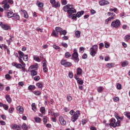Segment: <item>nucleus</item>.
<instances>
[{
  "instance_id": "nucleus-39",
  "label": "nucleus",
  "mask_w": 130,
  "mask_h": 130,
  "mask_svg": "<svg viewBox=\"0 0 130 130\" xmlns=\"http://www.w3.org/2000/svg\"><path fill=\"white\" fill-rule=\"evenodd\" d=\"M124 115H125V116H126V117H127L128 119L130 120V113L128 112H125L124 113Z\"/></svg>"
},
{
  "instance_id": "nucleus-12",
  "label": "nucleus",
  "mask_w": 130,
  "mask_h": 130,
  "mask_svg": "<svg viewBox=\"0 0 130 130\" xmlns=\"http://www.w3.org/2000/svg\"><path fill=\"white\" fill-rule=\"evenodd\" d=\"M6 14L7 15L8 18H13V16H14V12L10 10H8L6 11Z\"/></svg>"
},
{
  "instance_id": "nucleus-41",
  "label": "nucleus",
  "mask_w": 130,
  "mask_h": 130,
  "mask_svg": "<svg viewBox=\"0 0 130 130\" xmlns=\"http://www.w3.org/2000/svg\"><path fill=\"white\" fill-rule=\"evenodd\" d=\"M71 18H72L73 20H74L75 21H77L78 19V16H77L76 14H71Z\"/></svg>"
},
{
  "instance_id": "nucleus-7",
  "label": "nucleus",
  "mask_w": 130,
  "mask_h": 130,
  "mask_svg": "<svg viewBox=\"0 0 130 130\" xmlns=\"http://www.w3.org/2000/svg\"><path fill=\"white\" fill-rule=\"evenodd\" d=\"M83 75V70L81 69V68H78L76 69V74L74 75L75 79H78L80 78V76Z\"/></svg>"
},
{
  "instance_id": "nucleus-61",
  "label": "nucleus",
  "mask_w": 130,
  "mask_h": 130,
  "mask_svg": "<svg viewBox=\"0 0 130 130\" xmlns=\"http://www.w3.org/2000/svg\"><path fill=\"white\" fill-rule=\"evenodd\" d=\"M99 49H102V47H104V44L103 43H101L99 44Z\"/></svg>"
},
{
  "instance_id": "nucleus-30",
  "label": "nucleus",
  "mask_w": 130,
  "mask_h": 130,
  "mask_svg": "<svg viewBox=\"0 0 130 130\" xmlns=\"http://www.w3.org/2000/svg\"><path fill=\"white\" fill-rule=\"evenodd\" d=\"M22 12L24 14V18H25V19H28V18H29V15H28V13L27 12V11L25 10H22Z\"/></svg>"
},
{
  "instance_id": "nucleus-43",
  "label": "nucleus",
  "mask_w": 130,
  "mask_h": 130,
  "mask_svg": "<svg viewBox=\"0 0 130 130\" xmlns=\"http://www.w3.org/2000/svg\"><path fill=\"white\" fill-rule=\"evenodd\" d=\"M87 122H88V119H83L82 120L81 123L83 125H85V124H86V123H87Z\"/></svg>"
},
{
  "instance_id": "nucleus-18",
  "label": "nucleus",
  "mask_w": 130,
  "mask_h": 130,
  "mask_svg": "<svg viewBox=\"0 0 130 130\" xmlns=\"http://www.w3.org/2000/svg\"><path fill=\"white\" fill-rule=\"evenodd\" d=\"M13 20L14 21H18L20 20V16L18 14V13H14L13 16Z\"/></svg>"
},
{
  "instance_id": "nucleus-4",
  "label": "nucleus",
  "mask_w": 130,
  "mask_h": 130,
  "mask_svg": "<svg viewBox=\"0 0 130 130\" xmlns=\"http://www.w3.org/2000/svg\"><path fill=\"white\" fill-rule=\"evenodd\" d=\"M121 23L120 20L119 19H116L113 21L111 24L112 28H115V29H118L120 27Z\"/></svg>"
},
{
  "instance_id": "nucleus-6",
  "label": "nucleus",
  "mask_w": 130,
  "mask_h": 130,
  "mask_svg": "<svg viewBox=\"0 0 130 130\" xmlns=\"http://www.w3.org/2000/svg\"><path fill=\"white\" fill-rule=\"evenodd\" d=\"M50 3L52 5V8H60V2H56V0H50Z\"/></svg>"
},
{
  "instance_id": "nucleus-48",
  "label": "nucleus",
  "mask_w": 130,
  "mask_h": 130,
  "mask_svg": "<svg viewBox=\"0 0 130 130\" xmlns=\"http://www.w3.org/2000/svg\"><path fill=\"white\" fill-rule=\"evenodd\" d=\"M34 94H35V95H36L37 96H39V95H41V92L38 91H33Z\"/></svg>"
},
{
  "instance_id": "nucleus-3",
  "label": "nucleus",
  "mask_w": 130,
  "mask_h": 130,
  "mask_svg": "<svg viewBox=\"0 0 130 130\" xmlns=\"http://www.w3.org/2000/svg\"><path fill=\"white\" fill-rule=\"evenodd\" d=\"M90 54L94 57L95 55L97 54V51H98V45H94L91 48H90Z\"/></svg>"
},
{
  "instance_id": "nucleus-35",
  "label": "nucleus",
  "mask_w": 130,
  "mask_h": 130,
  "mask_svg": "<svg viewBox=\"0 0 130 130\" xmlns=\"http://www.w3.org/2000/svg\"><path fill=\"white\" fill-rule=\"evenodd\" d=\"M36 89V87L35 85H30L28 87V90H35Z\"/></svg>"
},
{
  "instance_id": "nucleus-55",
  "label": "nucleus",
  "mask_w": 130,
  "mask_h": 130,
  "mask_svg": "<svg viewBox=\"0 0 130 130\" xmlns=\"http://www.w3.org/2000/svg\"><path fill=\"white\" fill-rule=\"evenodd\" d=\"M70 114L72 116H73V115H75L76 114V112H75V111H74V110H72L70 111Z\"/></svg>"
},
{
  "instance_id": "nucleus-49",
  "label": "nucleus",
  "mask_w": 130,
  "mask_h": 130,
  "mask_svg": "<svg viewBox=\"0 0 130 130\" xmlns=\"http://www.w3.org/2000/svg\"><path fill=\"white\" fill-rule=\"evenodd\" d=\"M108 16L109 17H110V16H112V17H115L116 16L114 13H111V12H108Z\"/></svg>"
},
{
  "instance_id": "nucleus-29",
  "label": "nucleus",
  "mask_w": 130,
  "mask_h": 130,
  "mask_svg": "<svg viewBox=\"0 0 130 130\" xmlns=\"http://www.w3.org/2000/svg\"><path fill=\"white\" fill-rule=\"evenodd\" d=\"M76 38H80L81 37V31L77 30L75 32Z\"/></svg>"
},
{
  "instance_id": "nucleus-56",
  "label": "nucleus",
  "mask_w": 130,
  "mask_h": 130,
  "mask_svg": "<svg viewBox=\"0 0 130 130\" xmlns=\"http://www.w3.org/2000/svg\"><path fill=\"white\" fill-rule=\"evenodd\" d=\"M46 62H47V61H46V60H43V61H42L43 68L45 67H46V66H47V64H46Z\"/></svg>"
},
{
  "instance_id": "nucleus-53",
  "label": "nucleus",
  "mask_w": 130,
  "mask_h": 130,
  "mask_svg": "<svg viewBox=\"0 0 130 130\" xmlns=\"http://www.w3.org/2000/svg\"><path fill=\"white\" fill-rule=\"evenodd\" d=\"M23 60L27 61L28 60V55H24L23 57Z\"/></svg>"
},
{
  "instance_id": "nucleus-45",
  "label": "nucleus",
  "mask_w": 130,
  "mask_h": 130,
  "mask_svg": "<svg viewBox=\"0 0 130 130\" xmlns=\"http://www.w3.org/2000/svg\"><path fill=\"white\" fill-rule=\"evenodd\" d=\"M47 116H44L43 117V122L44 124H46V123H47Z\"/></svg>"
},
{
  "instance_id": "nucleus-38",
  "label": "nucleus",
  "mask_w": 130,
  "mask_h": 130,
  "mask_svg": "<svg viewBox=\"0 0 130 130\" xmlns=\"http://www.w3.org/2000/svg\"><path fill=\"white\" fill-rule=\"evenodd\" d=\"M15 111V108H14L13 107H10L9 109H8V112L9 113L12 114L14 113V111Z\"/></svg>"
},
{
  "instance_id": "nucleus-19",
  "label": "nucleus",
  "mask_w": 130,
  "mask_h": 130,
  "mask_svg": "<svg viewBox=\"0 0 130 130\" xmlns=\"http://www.w3.org/2000/svg\"><path fill=\"white\" fill-rule=\"evenodd\" d=\"M114 17H113V16H111L109 17L108 18L106 19L105 20V24H106V25H108V24L109 23V22L112 21V20H114Z\"/></svg>"
},
{
  "instance_id": "nucleus-59",
  "label": "nucleus",
  "mask_w": 130,
  "mask_h": 130,
  "mask_svg": "<svg viewBox=\"0 0 130 130\" xmlns=\"http://www.w3.org/2000/svg\"><path fill=\"white\" fill-rule=\"evenodd\" d=\"M36 30L38 31V32H41V33H42V32H43V29L40 28L39 27H37Z\"/></svg>"
},
{
  "instance_id": "nucleus-10",
  "label": "nucleus",
  "mask_w": 130,
  "mask_h": 130,
  "mask_svg": "<svg viewBox=\"0 0 130 130\" xmlns=\"http://www.w3.org/2000/svg\"><path fill=\"white\" fill-rule=\"evenodd\" d=\"M0 26L1 28H2L3 30H5V31H8L9 30H11V26L8 24H4L3 22H0Z\"/></svg>"
},
{
  "instance_id": "nucleus-60",
  "label": "nucleus",
  "mask_w": 130,
  "mask_h": 130,
  "mask_svg": "<svg viewBox=\"0 0 130 130\" xmlns=\"http://www.w3.org/2000/svg\"><path fill=\"white\" fill-rule=\"evenodd\" d=\"M61 3L63 6H66V5L68 4V2H67V0H61Z\"/></svg>"
},
{
  "instance_id": "nucleus-16",
  "label": "nucleus",
  "mask_w": 130,
  "mask_h": 130,
  "mask_svg": "<svg viewBox=\"0 0 130 130\" xmlns=\"http://www.w3.org/2000/svg\"><path fill=\"white\" fill-rule=\"evenodd\" d=\"M28 72H30L32 79H33L35 76H37V72L35 71V70H28Z\"/></svg>"
},
{
  "instance_id": "nucleus-24",
  "label": "nucleus",
  "mask_w": 130,
  "mask_h": 130,
  "mask_svg": "<svg viewBox=\"0 0 130 130\" xmlns=\"http://www.w3.org/2000/svg\"><path fill=\"white\" fill-rule=\"evenodd\" d=\"M36 86L38 87L39 89H41L42 90V87H43V83L42 82H38L36 83Z\"/></svg>"
},
{
  "instance_id": "nucleus-2",
  "label": "nucleus",
  "mask_w": 130,
  "mask_h": 130,
  "mask_svg": "<svg viewBox=\"0 0 130 130\" xmlns=\"http://www.w3.org/2000/svg\"><path fill=\"white\" fill-rule=\"evenodd\" d=\"M109 125L110 126H112V127H117V126H120V120H117L116 122V120L115 119L111 118L109 120Z\"/></svg>"
},
{
  "instance_id": "nucleus-33",
  "label": "nucleus",
  "mask_w": 130,
  "mask_h": 130,
  "mask_svg": "<svg viewBox=\"0 0 130 130\" xmlns=\"http://www.w3.org/2000/svg\"><path fill=\"white\" fill-rule=\"evenodd\" d=\"M107 68H109L110 69H111L112 68H113L114 67V63H108L106 65Z\"/></svg>"
},
{
  "instance_id": "nucleus-57",
  "label": "nucleus",
  "mask_w": 130,
  "mask_h": 130,
  "mask_svg": "<svg viewBox=\"0 0 130 130\" xmlns=\"http://www.w3.org/2000/svg\"><path fill=\"white\" fill-rule=\"evenodd\" d=\"M117 89L118 90H121V84L120 83H117Z\"/></svg>"
},
{
  "instance_id": "nucleus-11",
  "label": "nucleus",
  "mask_w": 130,
  "mask_h": 130,
  "mask_svg": "<svg viewBox=\"0 0 130 130\" xmlns=\"http://www.w3.org/2000/svg\"><path fill=\"white\" fill-rule=\"evenodd\" d=\"M1 5H3V6H2L3 9H4L5 11H7L10 9V5L8 4V2H7V0H4L2 1L1 3Z\"/></svg>"
},
{
  "instance_id": "nucleus-9",
  "label": "nucleus",
  "mask_w": 130,
  "mask_h": 130,
  "mask_svg": "<svg viewBox=\"0 0 130 130\" xmlns=\"http://www.w3.org/2000/svg\"><path fill=\"white\" fill-rule=\"evenodd\" d=\"M61 66H64L65 68H69V67H72V63L70 62H68L66 59H62L61 60Z\"/></svg>"
},
{
  "instance_id": "nucleus-23",
  "label": "nucleus",
  "mask_w": 130,
  "mask_h": 130,
  "mask_svg": "<svg viewBox=\"0 0 130 130\" xmlns=\"http://www.w3.org/2000/svg\"><path fill=\"white\" fill-rule=\"evenodd\" d=\"M84 13H85V11H81L80 12H78L76 15L77 18H80V17H82V15H84Z\"/></svg>"
},
{
  "instance_id": "nucleus-64",
  "label": "nucleus",
  "mask_w": 130,
  "mask_h": 130,
  "mask_svg": "<svg viewBox=\"0 0 130 130\" xmlns=\"http://www.w3.org/2000/svg\"><path fill=\"white\" fill-rule=\"evenodd\" d=\"M53 116H54V117L56 118V117H57V116H59V113H53Z\"/></svg>"
},
{
  "instance_id": "nucleus-34",
  "label": "nucleus",
  "mask_w": 130,
  "mask_h": 130,
  "mask_svg": "<svg viewBox=\"0 0 130 130\" xmlns=\"http://www.w3.org/2000/svg\"><path fill=\"white\" fill-rule=\"evenodd\" d=\"M77 81V83L79 84V85H83V83H84V81L83 80H81V79L80 77H78V79H75Z\"/></svg>"
},
{
  "instance_id": "nucleus-21",
  "label": "nucleus",
  "mask_w": 130,
  "mask_h": 130,
  "mask_svg": "<svg viewBox=\"0 0 130 130\" xmlns=\"http://www.w3.org/2000/svg\"><path fill=\"white\" fill-rule=\"evenodd\" d=\"M99 5L101 6H106V5H109V2L107 1H101L99 2Z\"/></svg>"
},
{
  "instance_id": "nucleus-27",
  "label": "nucleus",
  "mask_w": 130,
  "mask_h": 130,
  "mask_svg": "<svg viewBox=\"0 0 130 130\" xmlns=\"http://www.w3.org/2000/svg\"><path fill=\"white\" fill-rule=\"evenodd\" d=\"M40 111L42 113V114H45V112L46 111V110H45V107H41L40 108Z\"/></svg>"
},
{
  "instance_id": "nucleus-54",
  "label": "nucleus",
  "mask_w": 130,
  "mask_h": 130,
  "mask_svg": "<svg viewBox=\"0 0 130 130\" xmlns=\"http://www.w3.org/2000/svg\"><path fill=\"white\" fill-rule=\"evenodd\" d=\"M68 76H69V78H70V79H73V78L74 77V75L73 74V72H69Z\"/></svg>"
},
{
  "instance_id": "nucleus-17",
  "label": "nucleus",
  "mask_w": 130,
  "mask_h": 130,
  "mask_svg": "<svg viewBox=\"0 0 130 130\" xmlns=\"http://www.w3.org/2000/svg\"><path fill=\"white\" fill-rule=\"evenodd\" d=\"M16 110H17L18 111H19V113L20 114H23V113H24V108H23V107L21 106H18L16 108Z\"/></svg>"
},
{
  "instance_id": "nucleus-50",
  "label": "nucleus",
  "mask_w": 130,
  "mask_h": 130,
  "mask_svg": "<svg viewBox=\"0 0 130 130\" xmlns=\"http://www.w3.org/2000/svg\"><path fill=\"white\" fill-rule=\"evenodd\" d=\"M35 120L36 122H39V123H40V122H41V118H40L39 117L35 118Z\"/></svg>"
},
{
  "instance_id": "nucleus-15",
  "label": "nucleus",
  "mask_w": 130,
  "mask_h": 130,
  "mask_svg": "<svg viewBox=\"0 0 130 130\" xmlns=\"http://www.w3.org/2000/svg\"><path fill=\"white\" fill-rule=\"evenodd\" d=\"M12 66H13V67H15L16 69H21L22 68V64L18 63L16 62H13L12 63Z\"/></svg>"
},
{
  "instance_id": "nucleus-25",
  "label": "nucleus",
  "mask_w": 130,
  "mask_h": 130,
  "mask_svg": "<svg viewBox=\"0 0 130 130\" xmlns=\"http://www.w3.org/2000/svg\"><path fill=\"white\" fill-rule=\"evenodd\" d=\"M34 60L36 61H38V62H40V61H41V59H40V58H39V56L37 55L34 56Z\"/></svg>"
},
{
  "instance_id": "nucleus-36",
  "label": "nucleus",
  "mask_w": 130,
  "mask_h": 130,
  "mask_svg": "<svg viewBox=\"0 0 130 130\" xmlns=\"http://www.w3.org/2000/svg\"><path fill=\"white\" fill-rule=\"evenodd\" d=\"M18 52L20 58H22L25 55V54L22 51H19Z\"/></svg>"
},
{
  "instance_id": "nucleus-37",
  "label": "nucleus",
  "mask_w": 130,
  "mask_h": 130,
  "mask_svg": "<svg viewBox=\"0 0 130 130\" xmlns=\"http://www.w3.org/2000/svg\"><path fill=\"white\" fill-rule=\"evenodd\" d=\"M55 31H56L58 33H59V32L62 31V28L60 27H57L55 28Z\"/></svg>"
},
{
  "instance_id": "nucleus-28",
  "label": "nucleus",
  "mask_w": 130,
  "mask_h": 130,
  "mask_svg": "<svg viewBox=\"0 0 130 130\" xmlns=\"http://www.w3.org/2000/svg\"><path fill=\"white\" fill-rule=\"evenodd\" d=\"M21 128L23 130H28V125L25 123H23Z\"/></svg>"
},
{
  "instance_id": "nucleus-63",
  "label": "nucleus",
  "mask_w": 130,
  "mask_h": 130,
  "mask_svg": "<svg viewBox=\"0 0 130 130\" xmlns=\"http://www.w3.org/2000/svg\"><path fill=\"white\" fill-rule=\"evenodd\" d=\"M130 40V36L129 35H126L125 37V41H127Z\"/></svg>"
},
{
  "instance_id": "nucleus-1",
  "label": "nucleus",
  "mask_w": 130,
  "mask_h": 130,
  "mask_svg": "<svg viewBox=\"0 0 130 130\" xmlns=\"http://www.w3.org/2000/svg\"><path fill=\"white\" fill-rule=\"evenodd\" d=\"M63 10L64 12H67L68 13V15H67V17L68 18H71L73 14L77 13V10L75 9L74 5L68 4L63 7Z\"/></svg>"
},
{
  "instance_id": "nucleus-62",
  "label": "nucleus",
  "mask_w": 130,
  "mask_h": 130,
  "mask_svg": "<svg viewBox=\"0 0 130 130\" xmlns=\"http://www.w3.org/2000/svg\"><path fill=\"white\" fill-rule=\"evenodd\" d=\"M5 78L7 80H10L11 79V75H10V74H6L5 75Z\"/></svg>"
},
{
  "instance_id": "nucleus-51",
  "label": "nucleus",
  "mask_w": 130,
  "mask_h": 130,
  "mask_svg": "<svg viewBox=\"0 0 130 130\" xmlns=\"http://www.w3.org/2000/svg\"><path fill=\"white\" fill-rule=\"evenodd\" d=\"M114 116L118 120V118H119V115L118 114V113L116 112L114 113Z\"/></svg>"
},
{
  "instance_id": "nucleus-44",
  "label": "nucleus",
  "mask_w": 130,
  "mask_h": 130,
  "mask_svg": "<svg viewBox=\"0 0 130 130\" xmlns=\"http://www.w3.org/2000/svg\"><path fill=\"white\" fill-rule=\"evenodd\" d=\"M33 79L36 82H38V81L40 80V76H36L35 77L33 78Z\"/></svg>"
},
{
  "instance_id": "nucleus-26",
  "label": "nucleus",
  "mask_w": 130,
  "mask_h": 130,
  "mask_svg": "<svg viewBox=\"0 0 130 130\" xmlns=\"http://www.w3.org/2000/svg\"><path fill=\"white\" fill-rule=\"evenodd\" d=\"M52 35L56 38H57V37H58V32L56 30H53Z\"/></svg>"
},
{
  "instance_id": "nucleus-52",
  "label": "nucleus",
  "mask_w": 130,
  "mask_h": 130,
  "mask_svg": "<svg viewBox=\"0 0 130 130\" xmlns=\"http://www.w3.org/2000/svg\"><path fill=\"white\" fill-rule=\"evenodd\" d=\"M4 89H5V85H4L2 83H0V91H3Z\"/></svg>"
},
{
  "instance_id": "nucleus-31",
  "label": "nucleus",
  "mask_w": 130,
  "mask_h": 130,
  "mask_svg": "<svg viewBox=\"0 0 130 130\" xmlns=\"http://www.w3.org/2000/svg\"><path fill=\"white\" fill-rule=\"evenodd\" d=\"M31 107L33 111H34L35 112H36V110H37V109L36 108V104H35V103H32L31 104Z\"/></svg>"
},
{
  "instance_id": "nucleus-40",
  "label": "nucleus",
  "mask_w": 130,
  "mask_h": 130,
  "mask_svg": "<svg viewBox=\"0 0 130 130\" xmlns=\"http://www.w3.org/2000/svg\"><path fill=\"white\" fill-rule=\"evenodd\" d=\"M121 66L123 67H126V66H128V62L127 61H124L121 63Z\"/></svg>"
},
{
  "instance_id": "nucleus-46",
  "label": "nucleus",
  "mask_w": 130,
  "mask_h": 130,
  "mask_svg": "<svg viewBox=\"0 0 130 130\" xmlns=\"http://www.w3.org/2000/svg\"><path fill=\"white\" fill-rule=\"evenodd\" d=\"M3 107L5 110H9V106L8 105L4 104Z\"/></svg>"
},
{
  "instance_id": "nucleus-58",
  "label": "nucleus",
  "mask_w": 130,
  "mask_h": 130,
  "mask_svg": "<svg viewBox=\"0 0 130 130\" xmlns=\"http://www.w3.org/2000/svg\"><path fill=\"white\" fill-rule=\"evenodd\" d=\"M43 72L44 73H47V72H48V69L47 68V67H45L43 68Z\"/></svg>"
},
{
  "instance_id": "nucleus-8",
  "label": "nucleus",
  "mask_w": 130,
  "mask_h": 130,
  "mask_svg": "<svg viewBox=\"0 0 130 130\" xmlns=\"http://www.w3.org/2000/svg\"><path fill=\"white\" fill-rule=\"evenodd\" d=\"M81 113H80V111L78 110L76 111V114L74 115L71 117V120L73 122H75L77 121L78 118H79V116H80Z\"/></svg>"
},
{
  "instance_id": "nucleus-32",
  "label": "nucleus",
  "mask_w": 130,
  "mask_h": 130,
  "mask_svg": "<svg viewBox=\"0 0 130 130\" xmlns=\"http://www.w3.org/2000/svg\"><path fill=\"white\" fill-rule=\"evenodd\" d=\"M37 5L39 8H43V7L44 6V4H43V3H40L39 1H38V2L37 3Z\"/></svg>"
},
{
  "instance_id": "nucleus-5",
  "label": "nucleus",
  "mask_w": 130,
  "mask_h": 130,
  "mask_svg": "<svg viewBox=\"0 0 130 130\" xmlns=\"http://www.w3.org/2000/svg\"><path fill=\"white\" fill-rule=\"evenodd\" d=\"M72 58L75 62H79L80 59H79V54L77 52V50H74V53L72 55Z\"/></svg>"
},
{
  "instance_id": "nucleus-20",
  "label": "nucleus",
  "mask_w": 130,
  "mask_h": 130,
  "mask_svg": "<svg viewBox=\"0 0 130 130\" xmlns=\"http://www.w3.org/2000/svg\"><path fill=\"white\" fill-rule=\"evenodd\" d=\"M38 68V64L31 65L28 68V71H30L32 70H35H35H37Z\"/></svg>"
},
{
  "instance_id": "nucleus-13",
  "label": "nucleus",
  "mask_w": 130,
  "mask_h": 130,
  "mask_svg": "<svg viewBox=\"0 0 130 130\" xmlns=\"http://www.w3.org/2000/svg\"><path fill=\"white\" fill-rule=\"evenodd\" d=\"M59 121L61 125H66L67 124V121L64 120V119L61 116L59 117Z\"/></svg>"
},
{
  "instance_id": "nucleus-47",
  "label": "nucleus",
  "mask_w": 130,
  "mask_h": 130,
  "mask_svg": "<svg viewBox=\"0 0 130 130\" xmlns=\"http://www.w3.org/2000/svg\"><path fill=\"white\" fill-rule=\"evenodd\" d=\"M72 56V55L70 53V52H66L65 53V57L66 58H69V57H71Z\"/></svg>"
},
{
  "instance_id": "nucleus-22",
  "label": "nucleus",
  "mask_w": 130,
  "mask_h": 130,
  "mask_svg": "<svg viewBox=\"0 0 130 130\" xmlns=\"http://www.w3.org/2000/svg\"><path fill=\"white\" fill-rule=\"evenodd\" d=\"M5 99L8 103H9V104L12 103V99L11 98V96H10V95L6 94L5 95Z\"/></svg>"
},
{
  "instance_id": "nucleus-42",
  "label": "nucleus",
  "mask_w": 130,
  "mask_h": 130,
  "mask_svg": "<svg viewBox=\"0 0 130 130\" xmlns=\"http://www.w3.org/2000/svg\"><path fill=\"white\" fill-rule=\"evenodd\" d=\"M104 89V88H103L102 86H100V87H98L97 91L99 93H101V92H102V91H103Z\"/></svg>"
},
{
  "instance_id": "nucleus-14",
  "label": "nucleus",
  "mask_w": 130,
  "mask_h": 130,
  "mask_svg": "<svg viewBox=\"0 0 130 130\" xmlns=\"http://www.w3.org/2000/svg\"><path fill=\"white\" fill-rule=\"evenodd\" d=\"M12 129L21 130V127L16 124H12L11 126Z\"/></svg>"
}]
</instances>
